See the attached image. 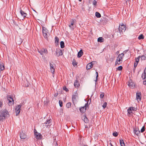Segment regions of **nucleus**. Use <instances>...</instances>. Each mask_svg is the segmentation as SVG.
<instances>
[{
    "mask_svg": "<svg viewBox=\"0 0 146 146\" xmlns=\"http://www.w3.org/2000/svg\"><path fill=\"white\" fill-rule=\"evenodd\" d=\"M58 95V93H55L54 94V96L55 97H56Z\"/></svg>",
    "mask_w": 146,
    "mask_h": 146,
    "instance_id": "obj_51",
    "label": "nucleus"
},
{
    "mask_svg": "<svg viewBox=\"0 0 146 146\" xmlns=\"http://www.w3.org/2000/svg\"><path fill=\"white\" fill-rule=\"evenodd\" d=\"M60 106V107H62V102L61 100H59V102Z\"/></svg>",
    "mask_w": 146,
    "mask_h": 146,
    "instance_id": "obj_41",
    "label": "nucleus"
},
{
    "mask_svg": "<svg viewBox=\"0 0 146 146\" xmlns=\"http://www.w3.org/2000/svg\"><path fill=\"white\" fill-rule=\"evenodd\" d=\"M84 146H88V145H84Z\"/></svg>",
    "mask_w": 146,
    "mask_h": 146,
    "instance_id": "obj_58",
    "label": "nucleus"
},
{
    "mask_svg": "<svg viewBox=\"0 0 146 146\" xmlns=\"http://www.w3.org/2000/svg\"><path fill=\"white\" fill-rule=\"evenodd\" d=\"M134 133L137 136H139L140 134V131L138 128L135 127L133 128Z\"/></svg>",
    "mask_w": 146,
    "mask_h": 146,
    "instance_id": "obj_10",
    "label": "nucleus"
},
{
    "mask_svg": "<svg viewBox=\"0 0 146 146\" xmlns=\"http://www.w3.org/2000/svg\"><path fill=\"white\" fill-rule=\"evenodd\" d=\"M20 135L21 139H26L27 137V135L25 133H23V132H22L20 133Z\"/></svg>",
    "mask_w": 146,
    "mask_h": 146,
    "instance_id": "obj_14",
    "label": "nucleus"
},
{
    "mask_svg": "<svg viewBox=\"0 0 146 146\" xmlns=\"http://www.w3.org/2000/svg\"><path fill=\"white\" fill-rule=\"evenodd\" d=\"M97 1L96 0H94L92 2V4L95 8H96L97 6Z\"/></svg>",
    "mask_w": 146,
    "mask_h": 146,
    "instance_id": "obj_23",
    "label": "nucleus"
},
{
    "mask_svg": "<svg viewBox=\"0 0 146 146\" xmlns=\"http://www.w3.org/2000/svg\"><path fill=\"white\" fill-rule=\"evenodd\" d=\"M74 24H73V23H71V26H73V25Z\"/></svg>",
    "mask_w": 146,
    "mask_h": 146,
    "instance_id": "obj_55",
    "label": "nucleus"
},
{
    "mask_svg": "<svg viewBox=\"0 0 146 146\" xmlns=\"http://www.w3.org/2000/svg\"><path fill=\"white\" fill-rule=\"evenodd\" d=\"M54 64H52L51 63H50V69L51 72L53 74L52 76L53 77H54V73L55 71V70L54 66Z\"/></svg>",
    "mask_w": 146,
    "mask_h": 146,
    "instance_id": "obj_8",
    "label": "nucleus"
},
{
    "mask_svg": "<svg viewBox=\"0 0 146 146\" xmlns=\"http://www.w3.org/2000/svg\"><path fill=\"white\" fill-rule=\"evenodd\" d=\"M21 106H22V105H19L16 106L15 112L16 116H17L20 113Z\"/></svg>",
    "mask_w": 146,
    "mask_h": 146,
    "instance_id": "obj_6",
    "label": "nucleus"
},
{
    "mask_svg": "<svg viewBox=\"0 0 146 146\" xmlns=\"http://www.w3.org/2000/svg\"><path fill=\"white\" fill-rule=\"evenodd\" d=\"M138 64V63L135 62L134 63V66L135 68L137 66Z\"/></svg>",
    "mask_w": 146,
    "mask_h": 146,
    "instance_id": "obj_47",
    "label": "nucleus"
},
{
    "mask_svg": "<svg viewBox=\"0 0 146 146\" xmlns=\"http://www.w3.org/2000/svg\"><path fill=\"white\" fill-rule=\"evenodd\" d=\"M141 98V94L140 92H137L136 93V99L138 102L140 101Z\"/></svg>",
    "mask_w": 146,
    "mask_h": 146,
    "instance_id": "obj_11",
    "label": "nucleus"
},
{
    "mask_svg": "<svg viewBox=\"0 0 146 146\" xmlns=\"http://www.w3.org/2000/svg\"><path fill=\"white\" fill-rule=\"evenodd\" d=\"M63 89L64 90H65L66 92H68V90L66 88V86H64L63 87Z\"/></svg>",
    "mask_w": 146,
    "mask_h": 146,
    "instance_id": "obj_42",
    "label": "nucleus"
},
{
    "mask_svg": "<svg viewBox=\"0 0 146 146\" xmlns=\"http://www.w3.org/2000/svg\"><path fill=\"white\" fill-rule=\"evenodd\" d=\"M96 61H92L90 63H88L86 66V69L87 70L90 69L93 66L92 63L94 62H96Z\"/></svg>",
    "mask_w": 146,
    "mask_h": 146,
    "instance_id": "obj_12",
    "label": "nucleus"
},
{
    "mask_svg": "<svg viewBox=\"0 0 146 146\" xmlns=\"http://www.w3.org/2000/svg\"><path fill=\"white\" fill-rule=\"evenodd\" d=\"M79 1H82V0H79Z\"/></svg>",
    "mask_w": 146,
    "mask_h": 146,
    "instance_id": "obj_59",
    "label": "nucleus"
},
{
    "mask_svg": "<svg viewBox=\"0 0 146 146\" xmlns=\"http://www.w3.org/2000/svg\"><path fill=\"white\" fill-rule=\"evenodd\" d=\"M129 108H130V109H131V110L132 111V110H135V108H134L133 107H130Z\"/></svg>",
    "mask_w": 146,
    "mask_h": 146,
    "instance_id": "obj_45",
    "label": "nucleus"
},
{
    "mask_svg": "<svg viewBox=\"0 0 146 146\" xmlns=\"http://www.w3.org/2000/svg\"><path fill=\"white\" fill-rule=\"evenodd\" d=\"M145 126H143L142 128L141 129V133L145 131Z\"/></svg>",
    "mask_w": 146,
    "mask_h": 146,
    "instance_id": "obj_36",
    "label": "nucleus"
},
{
    "mask_svg": "<svg viewBox=\"0 0 146 146\" xmlns=\"http://www.w3.org/2000/svg\"><path fill=\"white\" fill-rule=\"evenodd\" d=\"M138 38L139 40H141V39H143L144 38V36L142 34H141L138 37Z\"/></svg>",
    "mask_w": 146,
    "mask_h": 146,
    "instance_id": "obj_34",
    "label": "nucleus"
},
{
    "mask_svg": "<svg viewBox=\"0 0 146 146\" xmlns=\"http://www.w3.org/2000/svg\"><path fill=\"white\" fill-rule=\"evenodd\" d=\"M119 53V51H117V52H116L117 54H118Z\"/></svg>",
    "mask_w": 146,
    "mask_h": 146,
    "instance_id": "obj_56",
    "label": "nucleus"
},
{
    "mask_svg": "<svg viewBox=\"0 0 146 146\" xmlns=\"http://www.w3.org/2000/svg\"><path fill=\"white\" fill-rule=\"evenodd\" d=\"M118 29L120 33L121 34V33H122L123 32L125 31L126 29L125 26L123 24L120 25Z\"/></svg>",
    "mask_w": 146,
    "mask_h": 146,
    "instance_id": "obj_3",
    "label": "nucleus"
},
{
    "mask_svg": "<svg viewBox=\"0 0 146 146\" xmlns=\"http://www.w3.org/2000/svg\"><path fill=\"white\" fill-rule=\"evenodd\" d=\"M71 104L70 102H68L66 104V107L68 108H69L71 107Z\"/></svg>",
    "mask_w": 146,
    "mask_h": 146,
    "instance_id": "obj_31",
    "label": "nucleus"
},
{
    "mask_svg": "<svg viewBox=\"0 0 146 146\" xmlns=\"http://www.w3.org/2000/svg\"><path fill=\"white\" fill-rule=\"evenodd\" d=\"M75 21V20L74 19H72V20L71 21V23H73V24H74V22Z\"/></svg>",
    "mask_w": 146,
    "mask_h": 146,
    "instance_id": "obj_49",
    "label": "nucleus"
},
{
    "mask_svg": "<svg viewBox=\"0 0 146 146\" xmlns=\"http://www.w3.org/2000/svg\"><path fill=\"white\" fill-rule=\"evenodd\" d=\"M95 16L97 18H100L101 17V14L98 12H96L95 13Z\"/></svg>",
    "mask_w": 146,
    "mask_h": 146,
    "instance_id": "obj_26",
    "label": "nucleus"
},
{
    "mask_svg": "<svg viewBox=\"0 0 146 146\" xmlns=\"http://www.w3.org/2000/svg\"><path fill=\"white\" fill-rule=\"evenodd\" d=\"M21 43H18V44H21Z\"/></svg>",
    "mask_w": 146,
    "mask_h": 146,
    "instance_id": "obj_60",
    "label": "nucleus"
},
{
    "mask_svg": "<svg viewBox=\"0 0 146 146\" xmlns=\"http://www.w3.org/2000/svg\"><path fill=\"white\" fill-rule=\"evenodd\" d=\"M123 68L121 66H120L117 68V69L119 70H122Z\"/></svg>",
    "mask_w": 146,
    "mask_h": 146,
    "instance_id": "obj_40",
    "label": "nucleus"
},
{
    "mask_svg": "<svg viewBox=\"0 0 146 146\" xmlns=\"http://www.w3.org/2000/svg\"><path fill=\"white\" fill-rule=\"evenodd\" d=\"M38 52L40 53L41 55L42 56H44V55H46L48 53L47 50L44 48L40 50H38Z\"/></svg>",
    "mask_w": 146,
    "mask_h": 146,
    "instance_id": "obj_5",
    "label": "nucleus"
},
{
    "mask_svg": "<svg viewBox=\"0 0 146 146\" xmlns=\"http://www.w3.org/2000/svg\"><path fill=\"white\" fill-rule=\"evenodd\" d=\"M0 69L1 70H3L5 69V67H4V65L3 63H0Z\"/></svg>",
    "mask_w": 146,
    "mask_h": 146,
    "instance_id": "obj_22",
    "label": "nucleus"
},
{
    "mask_svg": "<svg viewBox=\"0 0 146 146\" xmlns=\"http://www.w3.org/2000/svg\"><path fill=\"white\" fill-rule=\"evenodd\" d=\"M98 41L100 42H102L104 41V39L102 37H100L98 38Z\"/></svg>",
    "mask_w": 146,
    "mask_h": 146,
    "instance_id": "obj_25",
    "label": "nucleus"
},
{
    "mask_svg": "<svg viewBox=\"0 0 146 146\" xmlns=\"http://www.w3.org/2000/svg\"><path fill=\"white\" fill-rule=\"evenodd\" d=\"M110 145H111V146H113L112 145V144H111V143H110Z\"/></svg>",
    "mask_w": 146,
    "mask_h": 146,
    "instance_id": "obj_57",
    "label": "nucleus"
},
{
    "mask_svg": "<svg viewBox=\"0 0 146 146\" xmlns=\"http://www.w3.org/2000/svg\"><path fill=\"white\" fill-rule=\"evenodd\" d=\"M144 73H146V68H145L144 70Z\"/></svg>",
    "mask_w": 146,
    "mask_h": 146,
    "instance_id": "obj_53",
    "label": "nucleus"
},
{
    "mask_svg": "<svg viewBox=\"0 0 146 146\" xmlns=\"http://www.w3.org/2000/svg\"><path fill=\"white\" fill-rule=\"evenodd\" d=\"M127 50L126 51H124L123 53L124 54H125L126 53V52H127Z\"/></svg>",
    "mask_w": 146,
    "mask_h": 146,
    "instance_id": "obj_54",
    "label": "nucleus"
},
{
    "mask_svg": "<svg viewBox=\"0 0 146 146\" xmlns=\"http://www.w3.org/2000/svg\"><path fill=\"white\" fill-rule=\"evenodd\" d=\"M51 119H50L47 121L44 124L43 126H45L46 127H48L49 126H50L51 124Z\"/></svg>",
    "mask_w": 146,
    "mask_h": 146,
    "instance_id": "obj_13",
    "label": "nucleus"
},
{
    "mask_svg": "<svg viewBox=\"0 0 146 146\" xmlns=\"http://www.w3.org/2000/svg\"><path fill=\"white\" fill-rule=\"evenodd\" d=\"M88 106V103L85 104L84 106L80 108V110L82 113H84L86 110V108Z\"/></svg>",
    "mask_w": 146,
    "mask_h": 146,
    "instance_id": "obj_7",
    "label": "nucleus"
},
{
    "mask_svg": "<svg viewBox=\"0 0 146 146\" xmlns=\"http://www.w3.org/2000/svg\"><path fill=\"white\" fill-rule=\"evenodd\" d=\"M146 74V73H145L144 72L142 74L141 77L144 80V79H145Z\"/></svg>",
    "mask_w": 146,
    "mask_h": 146,
    "instance_id": "obj_33",
    "label": "nucleus"
},
{
    "mask_svg": "<svg viewBox=\"0 0 146 146\" xmlns=\"http://www.w3.org/2000/svg\"><path fill=\"white\" fill-rule=\"evenodd\" d=\"M83 53V52L82 50H81L78 53V58H80L82 55Z\"/></svg>",
    "mask_w": 146,
    "mask_h": 146,
    "instance_id": "obj_21",
    "label": "nucleus"
},
{
    "mask_svg": "<svg viewBox=\"0 0 146 146\" xmlns=\"http://www.w3.org/2000/svg\"><path fill=\"white\" fill-rule=\"evenodd\" d=\"M69 27L72 30H73L74 29L73 26H71V25H69Z\"/></svg>",
    "mask_w": 146,
    "mask_h": 146,
    "instance_id": "obj_48",
    "label": "nucleus"
},
{
    "mask_svg": "<svg viewBox=\"0 0 146 146\" xmlns=\"http://www.w3.org/2000/svg\"><path fill=\"white\" fill-rule=\"evenodd\" d=\"M128 85L130 88H134L135 86V84L132 82V81L131 80H130L129 81Z\"/></svg>",
    "mask_w": 146,
    "mask_h": 146,
    "instance_id": "obj_9",
    "label": "nucleus"
},
{
    "mask_svg": "<svg viewBox=\"0 0 146 146\" xmlns=\"http://www.w3.org/2000/svg\"><path fill=\"white\" fill-rule=\"evenodd\" d=\"M127 111L128 113L129 114L131 113L132 112V111L130 109V108Z\"/></svg>",
    "mask_w": 146,
    "mask_h": 146,
    "instance_id": "obj_44",
    "label": "nucleus"
},
{
    "mask_svg": "<svg viewBox=\"0 0 146 146\" xmlns=\"http://www.w3.org/2000/svg\"><path fill=\"white\" fill-rule=\"evenodd\" d=\"M74 85L76 88H78L80 86L79 82L77 80H76L74 83Z\"/></svg>",
    "mask_w": 146,
    "mask_h": 146,
    "instance_id": "obj_18",
    "label": "nucleus"
},
{
    "mask_svg": "<svg viewBox=\"0 0 146 146\" xmlns=\"http://www.w3.org/2000/svg\"><path fill=\"white\" fill-rule=\"evenodd\" d=\"M107 103L106 102H105L102 105V107L104 109L107 105Z\"/></svg>",
    "mask_w": 146,
    "mask_h": 146,
    "instance_id": "obj_38",
    "label": "nucleus"
},
{
    "mask_svg": "<svg viewBox=\"0 0 146 146\" xmlns=\"http://www.w3.org/2000/svg\"><path fill=\"white\" fill-rule=\"evenodd\" d=\"M3 105V101L2 100L0 101V107H1Z\"/></svg>",
    "mask_w": 146,
    "mask_h": 146,
    "instance_id": "obj_46",
    "label": "nucleus"
},
{
    "mask_svg": "<svg viewBox=\"0 0 146 146\" xmlns=\"http://www.w3.org/2000/svg\"><path fill=\"white\" fill-rule=\"evenodd\" d=\"M130 1V0H127V1Z\"/></svg>",
    "mask_w": 146,
    "mask_h": 146,
    "instance_id": "obj_61",
    "label": "nucleus"
},
{
    "mask_svg": "<svg viewBox=\"0 0 146 146\" xmlns=\"http://www.w3.org/2000/svg\"><path fill=\"white\" fill-rule=\"evenodd\" d=\"M143 83L144 85H146V80L143 81Z\"/></svg>",
    "mask_w": 146,
    "mask_h": 146,
    "instance_id": "obj_50",
    "label": "nucleus"
},
{
    "mask_svg": "<svg viewBox=\"0 0 146 146\" xmlns=\"http://www.w3.org/2000/svg\"><path fill=\"white\" fill-rule=\"evenodd\" d=\"M113 135L114 137H117L118 135L117 133L116 132H114L113 133Z\"/></svg>",
    "mask_w": 146,
    "mask_h": 146,
    "instance_id": "obj_39",
    "label": "nucleus"
},
{
    "mask_svg": "<svg viewBox=\"0 0 146 146\" xmlns=\"http://www.w3.org/2000/svg\"><path fill=\"white\" fill-rule=\"evenodd\" d=\"M48 30L45 27H42L43 35L45 38H47L48 36L50 35L49 33H48Z\"/></svg>",
    "mask_w": 146,
    "mask_h": 146,
    "instance_id": "obj_2",
    "label": "nucleus"
},
{
    "mask_svg": "<svg viewBox=\"0 0 146 146\" xmlns=\"http://www.w3.org/2000/svg\"><path fill=\"white\" fill-rule=\"evenodd\" d=\"M20 13L21 14L22 16L24 18L27 15L26 13H25L22 10H21L20 11Z\"/></svg>",
    "mask_w": 146,
    "mask_h": 146,
    "instance_id": "obj_20",
    "label": "nucleus"
},
{
    "mask_svg": "<svg viewBox=\"0 0 146 146\" xmlns=\"http://www.w3.org/2000/svg\"><path fill=\"white\" fill-rule=\"evenodd\" d=\"M85 128H88V127L87 125H85Z\"/></svg>",
    "mask_w": 146,
    "mask_h": 146,
    "instance_id": "obj_52",
    "label": "nucleus"
},
{
    "mask_svg": "<svg viewBox=\"0 0 146 146\" xmlns=\"http://www.w3.org/2000/svg\"><path fill=\"white\" fill-rule=\"evenodd\" d=\"M72 65L74 66H75L76 65H77V63L76 62V60L75 59H73L72 61Z\"/></svg>",
    "mask_w": 146,
    "mask_h": 146,
    "instance_id": "obj_35",
    "label": "nucleus"
},
{
    "mask_svg": "<svg viewBox=\"0 0 146 146\" xmlns=\"http://www.w3.org/2000/svg\"><path fill=\"white\" fill-rule=\"evenodd\" d=\"M120 143L121 146H125V144L123 140L120 139Z\"/></svg>",
    "mask_w": 146,
    "mask_h": 146,
    "instance_id": "obj_24",
    "label": "nucleus"
},
{
    "mask_svg": "<svg viewBox=\"0 0 146 146\" xmlns=\"http://www.w3.org/2000/svg\"><path fill=\"white\" fill-rule=\"evenodd\" d=\"M96 79L95 80V82H96L98 80V72H96Z\"/></svg>",
    "mask_w": 146,
    "mask_h": 146,
    "instance_id": "obj_37",
    "label": "nucleus"
},
{
    "mask_svg": "<svg viewBox=\"0 0 146 146\" xmlns=\"http://www.w3.org/2000/svg\"><path fill=\"white\" fill-rule=\"evenodd\" d=\"M56 52V55L58 56L62 55V50L60 49L57 50Z\"/></svg>",
    "mask_w": 146,
    "mask_h": 146,
    "instance_id": "obj_16",
    "label": "nucleus"
},
{
    "mask_svg": "<svg viewBox=\"0 0 146 146\" xmlns=\"http://www.w3.org/2000/svg\"><path fill=\"white\" fill-rule=\"evenodd\" d=\"M7 99L8 101V104L9 105L11 106L13 104L14 101L12 97L8 96H7Z\"/></svg>",
    "mask_w": 146,
    "mask_h": 146,
    "instance_id": "obj_4",
    "label": "nucleus"
},
{
    "mask_svg": "<svg viewBox=\"0 0 146 146\" xmlns=\"http://www.w3.org/2000/svg\"><path fill=\"white\" fill-rule=\"evenodd\" d=\"M9 116V113L6 109H5L0 111V121H3V120L6 119Z\"/></svg>",
    "mask_w": 146,
    "mask_h": 146,
    "instance_id": "obj_1",
    "label": "nucleus"
},
{
    "mask_svg": "<svg viewBox=\"0 0 146 146\" xmlns=\"http://www.w3.org/2000/svg\"><path fill=\"white\" fill-rule=\"evenodd\" d=\"M140 57V56H139L138 57H137V58H136L135 59V62L138 63L139 61Z\"/></svg>",
    "mask_w": 146,
    "mask_h": 146,
    "instance_id": "obj_32",
    "label": "nucleus"
},
{
    "mask_svg": "<svg viewBox=\"0 0 146 146\" xmlns=\"http://www.w3.org/2000/svg\"><path fill=\"white\" fill-rule=\"evenodd\" d=\"M35 135L37 139H40L42 137L41 135L37 132L35 131Z\"/></svg>",
    "mask_w": 146,
    "mask_h": 146,
    "instance_id": "obj_17",
    "label": "nucleus"
},
{
    "mask_svg": "<svg viewBox=\"0 0 146 146\" xmlns=\"http://www.w3.org/2000/svg\"><path fill=\"white\" fill-rule=\"evenodd\" d=\"M104 93H102L100 95V97L101 98H103L104 96Z\"/></svg>",
    "mask_w": 146,
    "mask_h": 146,
    "instance_id": "obj_43",
    "label": "nucleus"
},
{
    "mask_svg": "<svg viewBox=\"0 0 146 146\" xmlns=\"http://www.w3.org/2000/svg\"><path fill=\"white\" fill-rule=\"evenodd\" d=\"M60 45L61 48H63L64 47V42L62 41H61L60 42Z\"/></svg>",
    "mask_w": 146,
    "mask_h": 146,
    "instance_id": "obj_29",
    "label": "nucleus"
},
{
    "mask_svg": "<svg viewBox=\"0 0 146 146\" xmlns=\"http://www.w3.org/2000/svg\"><path fill=\"white\" fill-rule=\"evenodd\" d=\"M141 59L142 60H145L146 59V54L143 55L141 56Z\"/></svg>",
    "mask_w": 146,
    "mask_h": 146,
    "instance_id": "obj_30",
    "label": "nucleus"
},
{
    "mask_svg": "<svg viewBox=\"0 0 146 146\" xmlns=\"http://www.w3.org/2000/svg\"><path fill=\"white\" fill-rule=\"evenodd\" d=\"M84 121L86 123H88L89 121L88 119L87 118L86 116H84Z\"/></svg>",
    "mask_w": 146,
    "mask_h": 146,
    "instance_id": "obj_28",
    "label": "nucleus"
},
{
    "mask_svg": "<svg viewBox=\"0 0 146 146\" xmlns=\"http://www.w3.org/2000/svg\"><path fill=\"white\" fill-rule=\"evenodd\" d=\"M124 56V54L123 53H122L121 54H119L118 55V57H117L118 58H119L120 59L123 60V57Z\"/></svg>",
    "mask_w": 146,
    "mask_h": 146,
    "instance_id": "obj_19",
    "label": "nucleus"
},
{
    "mask_svg": "<svg viewBox=\"0 0 146 146\" xmlns=\"http://www.w3.org/2000/svg\"><path fill=\"white\" fill-rule=\"evenodd\" d=\"M122 60L120 59L119 58H117L115 62V64L116 65H118L122 63Z\"/></svg>",
    "mask_w": 146,
    "mask_h": 146,
    "instance_id": "obj_15",
    "label": "nucleus"
},
{
    "mask_svg": "<svg viewBox=\"0 0 146 146\" xmlns=\"http://www.w3.org/2000/svg\"><path fill=\"white\" fill-rule=\"evenodd\" d=\"M55 43H56V44L57 45L58 43L59 42V38L56 36L55 37Z\"/></svg>",
    "mask_w": 146,
    "mask_h": 146,
    "instance_id": "obj_27",
    "label": "nucleus"
}]
</instances>
